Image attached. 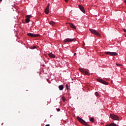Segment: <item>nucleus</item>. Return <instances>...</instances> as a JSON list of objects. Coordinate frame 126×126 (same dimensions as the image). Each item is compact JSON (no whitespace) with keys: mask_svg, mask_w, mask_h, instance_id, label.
Returning a JSON list of instances; mask_svg holds the SVG:
<instances>
[{"mask_svg":"<svg viewBox=\"0 0 126 126\" xmlns=\"http://www.w3.org/2000/svg\"><path fill=\"white\" fill-rule=\"evenodd\" d=\"M125 4H126V0L125 1Z\"/></svg>","mask_w":126,"mask_h":126,"instance_id":"bb28decb","label":"nucleus"},{"mask_svg":"<svg viewBox=\"0 0 126 126\" xmlns=\"http://www.w3.org/2000/svg\"><path fill=\"white\" fill-rule=\"evenodd\" d=\"M73 41H75V38H66L64 40L63 42L66 43L67 42H73Z\"/></svg>","mask_w":126,"mask_h":126,"instance_id":"6e6552de","label":"nucleus"},{"mask_svg":"<svg viewBox=\"0 0 126 126\" xmlns=\"http://www.w3.org/2000/svg\"><path fill=\"white\" fill-rule=\"evenodd\" d=\"M64 101H65V99L64 98V97L63 98V102H64Z\"/></svg>","mask_w":126,"mask_h":126,"instance_id":"5701e85b","label":"nucleus"},{"mask_svg":"<svg viewBox=\"0 0 126 126\" xmlns=\"http://www.w3.org/2000/svg\"><path fill=\"white\" fill-rule=\"evenodd\" d=\"M27 35L30 37H39V36H40V34H34L32 33H28Z\"/></svg>","mask_w":126,"mask_h":126,"instance_id":"423d86ee","label":"nucleus"},{"mask_svg":"<svg viewBox=\"0 0 126 126\" xmlns=\"http://www.w3.org/2000/svg\"><path fill=\"white\" fill-rule=\"evenodd\" d=\"M79 70L81 72H82V73L85 75H90V73H89L88 71H86V70L83 68H79Z\"/></svg>","mask_w":126,"mask_h":126,"instance_id":"f257e3e1","label":"nucleus"},{"mask_svg":"<svg viewBox=\"0 0 126 126\" xmlns=\"http://www.w3.org/2000/svg\"><path fill=\"white\" fill-rule=\"evenodd\" d=\"M97 80L98 82H100V83L104 84V85H108V83H107V82L103 80L102 79H97Z\"/></svg>","mask_w":126,"mask_h":126,"instance_id":"0eeeda50","label":"nucleus"},{"mask_svg":"<svg viewBox=\"0 0 126 126\" xmlns=\"http://www.w3.org/2000/svg\"><path fill=\"white\" fill-rule=\"evenodd\" d=\"M69 26L71 27V28H73V29H75V26L73 25L72 23H69Z\"/></svg>","mask_w":126,"mask_h":126,"instance_id":"ddd939ff","label":"nucleus"},{"mask_svg":"<svg viewBox=\"0 0 126 126\" xmlns=\"http://www.w3.org/2000/svg\"><path fill=\"white\" fill-rule=\"evenodd\" d=\"M95 96H98V95H99V94H98V92H95Z\"/></svg>","mask_w":126,"mask_h":126,"instance_id":"6ab92c4d","label":"nucleus"},{"mask_svg":"<svg viewBox=\"0 0 126 126\" xmlns=\"http://www.w3.org/2000/svg\"><path fill=\"white\" fill-rule=\"evenodd\" d=\"M116 65H117V66H122L123 65L122 64H119V63H116Z\"/></svg>","mask_w":126,"mask_h":126,"instance_id":"a211bd4d","label":"nucleus"},{"mask_svg":"<svg viewBox=\"0 0 126 126\" xmlns=\"http://www.w3.org/2000/svg\"><path fill=\"white\" fill-rule=\"evenodd\" d=\"M79 8L83 12V13H85V9H84V7L82 6V5H79Z\"/></svg>","mask_w":126,"mask_h":126,"instance_id":"9d476101","label":"nucleus"},{"mask_svg":"<svg viewBox=\"0 0 126 126\" xmlns=\"http://www.w3.org/2000/svg\"><path fill=\"white\" fill-rule=\"evenodd\" d=\"M110 117L111 119H112V120H114V121H119V120H120L119 116L115 114H111Z\"/></svg>","mask_w":126,"mask_h":126,"instance_id":"f03ea898","label":"nucleus"},{"mask_svg":"<svg viewBox=\"0 0 126 126\" xmlns=\"http://www.w3.org/2000/svg\"><path fill=\"white\" fill-rule=\"evenodd\" d=\"M125 37H126V35H125Z\"/></svg>","mask_w":126,"mask_h":126,"instance_id":"c85d7f7f","label":"nucleus"},{"mask_svg":"<svg viewBox=\"0 0 126 126\" xmlns=\"http://www.w3.org/2000/svg\"><path fill=\"white\" fill-rule=\"evenodd\" d=\"M89 31L93 34H94V35H96V36H100V33H99V32H98L97 31H96V30H94L91 29L89 30Z\"/></svg>","mask_w":126,"mask_h":126,"instance_id":"39448f33","label":"nucleus"},{"mask_svg":"<svg viewBox=\"0 0 126 126\" xmlns=\"http://www.w3.org/2000/svg\"><path fill=\"white\" fill-rule=\"evenodd\" d=\"M33 49H36V46H34Z\"/></svg>","mask_w":126,"mask_h":126,"instance_id":"393cba45","label":"nucleus"},{"mask_svg":"<svg viewBox=\"0 0 126 126\" xmlns=\"http://www.w3.org/2000/svg\"><path fill=\"white\" fill-rule=\"evenodd\" d=\"M0 1H2V0H0Z\"/></svg>","mask_w":126,"mask_h":126,"instance_id":"cd10ccee","label":"nucleus"},{"mask_svg":"<svg viewBox=\"0 0 126 126\" xmlns=\"http://www.w3.org/2000/svg\"><path fill=\"white\" fill-rule=\"evenodd\" d=\"M76 55V53L74 54V56H75Z\"/></svg>","mask_w":126,"mask_h":126,"instance_id":"a878e982","label":"nucleus"},{"mask_svg":"<svg viewBox=\"0 0 126 126\" xmlns=\"http://www.w3.org/2000/svg\"><path fill=\"white\" fill-rule=\"evenodd\" d=\"M26 17L27 18L26 19V22H27V23H29L30 22V18H31L32 16H31V15H28Z\"/></svg>","mask_w":126,"mask_h":126,"instance_id":"1a4fd4ad","label":"nucleus"},{"mask_svg":"<svg viewBox=\"0 0 126 126\" xmlns=\"http://www.w3.org/2000/svg\"><path fill=\"white\" fill-rule=\"evenodd\" d=\"M48 55L49 56L50 58H52V59H55L56 58V56L53 54V53H50Z\"/></svg>","mask_w":126,"mask_h":126,"instance_id":"9b49d317","label":"nucleus"},{"mask_svg":"<svg viewBox=\"0 0 126 126\" xmlns=\"http://www.w3.org/2000/svg\"><path fill=\"white\" fill-rule=\"evenodd\" d=\"M49 24H50V25H55V23L54 21H51L49 23Z\"/></svg>","mask_w":126,"mask_h":126,"instance_id":"dca6fc26","label":"nucleus"},{"mask_svg":"<svg viewBox=\"0 0 126 126\" xmlns=\"http://www.w3.org/2000/svg\"><path fill=\"white\" fill-rule=\"evenodd\" d=\"M65 87L67 89V90H69V86L68 85V84H66L65 85Z\"/></svg>","mask_w":126,"mask_h":126,"instance_id":"2eb2a0df","label":"nucleus"},{"mask_svg":"<svg viewBox=\"0 0 126 126\" xmlns=\"http://www.w3.org/2000/svg\"><path fill=\"white\" fill-rule=\"evenodd\" d=\"M77 119L81 124H82V125H84V126H88L87 123H86L83 119H82L81 118L79 117H77Z\"/></svg>","mask_w":126,"mask_h":126,"instance_id":"7ed1b4c3","label":"nucleus"},{"mask_svg":"<svg viewBox=\"0 0 126 126\" xmlns=\"http://www.w3.org/2000/svg\"><path fill=\"white\" fill-rule=\"evenodd\" d=\"M90 121L92 123H94V118H91L90 119Z\"/></svg>","mask_w":126,"mask_h":126,"instance_id":"f3484780","label":"nucleus"},{"mask_svg":"<svg viewBox=\"0 0 126 126\" xmlns=\"http://www.w3.org/2000/svg\"><path fill=\"white\" fill-rule=\"evenodd\" d=\"M57 112H60V111H61V109H60V108H57Z\"/></svg>","mask_w":126,"mask_h":126,"instance_id":"aec40b11","label":"nucleus"},{"mask_svg":"<svg viewBox=\"0 0 126 126\" xmlns=\"http://www.w3.org/2000/svg\"><path fill=\"white\" fill-rule=\"evenodd\" d=\"M65 1V2H67L68 1V0H63Z\"/></svg>","mask_w":126,"mask_h":126,"instance_id":"412c9836","label":"nucleus"},{"mask_svg":"<svg viewBox=\"0 0 126 126\" xmlns=\"http://www.w3.org/2000/svg\"><path fill=\"white\" fill-rule=\"evenodd\" d=\"M45 126H50V125L47 124V125H46Z\"/></svg>","mask_w":126,"mask_h":126,"instance_id":"4be33fe9","label":"nucleus"},{"mask_svg":"<svg viewBox=\"0 0 126 126\" xmlns=\"http://www.w3.org/2000/svg\"><path fill=\"white\" fill-rule=\"evenodd\" d=\"M105 55H109V56H118V53L117 52H104Z\"/></svg>","mask_w":126,"mask_h":126,"instance_id":"20e7f679","label":"nucleus"},{"mask_svg":"<svg viewBox=\"0 0 126 126\" xmlns=\"http://www.w3.org/2000/svg\"><path fill=\"white\" fill-rule=\"evenodd\" d=\"M59 88L60 90H63V85H60L59 86Z\"/></svg>","mask_w":126,"mask_h":126,"instance_id":"4468645a","label":"nucleus"},{"mask_svg":"<svg viewBox=\"0 0 126 126\" xmlns=\"http://www.w3.org/2000/svg\"><path fill=\"white\" fill-rule=\"evenodd\" d=\"M45 12L46 14H49V13L50 12V11L49 10V5H48V6L46 7L45 10Z\"/></svg>","mask_w":126,"mask_h":126,"instance_id":"f8f14e48","label":"nucleus"},{"mask_svg":"<svg viewBox=\"0 0 126 126\" xmlns=\"http://www.w3.org/2000/svg\"><path fill=\"white\" fill-rule=\"evenodd\" d=\"M62 100L63 101V96H62Z\"/></svg>","mask_w":126,"mask_h":126,"instance_id":"b1692460","label":"nucleus"}]
</instances>
